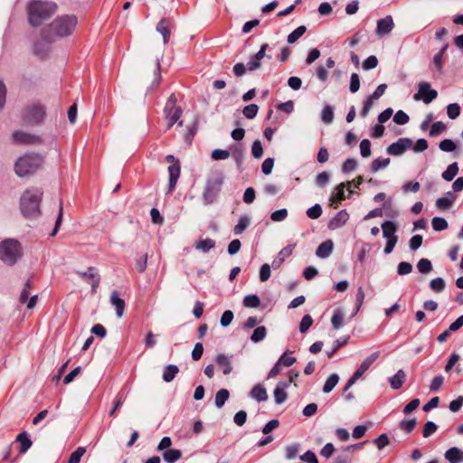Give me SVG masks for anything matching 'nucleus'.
I'll use <instances>...</instances> for the list:
<instances>
[{
    "instance_id": "f257e3e1",
    "label": "nucleus",
    "mask_w": 463,
    "mask_h": 463,
    "mask_svg": "<svg viewBox=\"0 0 463 463\" xmlns=\"http://www.w3.org/2000/svg\"><path fill=\"white\" fill-rule=\"evenodd\" d=\"M56 5L52 2L32 0L28 3V19L32 26H39L43 21L51 17L56 11Z\"/></svg>"
},
{
    "instance_id": "f03ea898",
    "label": "nucleus",
    "mask_w": 463,
    "mask_h": 463,
    "mask_svg": "<svg viewBox=\"0 0 463 463\" xmlns=\"http://www.w3.org/2000/svg\"><path fill=\"white\" fill-rule=\"evenodd\" d=\"M78 24V18L75 15H62L57 17L49 25V33L43 34L48 41H52L56 37H65L72 33Z\"/></svg>"
},
{
    "instance_id": "7ed1b4c3",
    "label": "nucleus",
    "mask_w": 463,
    "mask_h": 463,
    "mask_svg": "<svg viewBox=\"0 0 463 463\" xmlns=\"http://www.w3.org/2000/svg\"><path fill=\"white\" fill-rule=\"evenodd\" d=\"M43 160L38 153H26L16 159L14 172L19 177L30 176L42 166Z\"/></svg>"
},
{
    "instance_id": "20e7f679",
    "label": "nucleus",
    "mask_w": 463,
    "mask_h": 463,
    "mask_svg": "<svg viewBox=\"0 0 463 463\" xmlns=\"http://www.w3.org/2000/svg\"><path fill=\"white\" fill-rule=\"evenodd\" d=\"M43 192L38 188L27 189L20 200L21 212L26 218L36 217L40 213Z\"/></svg>"
},
{
    "instance_id": "39448f33",
    "label": "nucleus",
    "mask_w": 463,
    "mask_h": 463,
    "mask_svg": "<svg viewBox=\"0 0 463 463\" xmlns=\"http://www.w3.org/2000/svg\"><path fill=\"white\" fill-rule=\"evenodd\" d=\"M224 182L223 175L221 172L213 173L207 179L202 194L204 205L213 203L222 190Z\"/></svg>"
},
{
    "instance_id": "423d86ee",
    "label": "nucleus",
    "mask_w": 463,
    "mask_h": 463,
    "mask_svg": "<svg viewBox=\"0 0 463 463\" xmlns=\"http://www.w3.org/2000/svg\"><path fill=\"white\" fill-rule=\"evenodd\" d=\"M18 241L6 239L0 243V260L7 265H14L21 257Z\"/></svg>"
},
{
    "instance_id": "0eeeda50",
    "label": "nucleus",
    "mask_w": 463,
    "mask_h": 463,
    "mask_svg": "<svg viewBox=\"0 0 463 463\" xmlns=\"http://www.w3.org/2000/svg\"><path fill=\"white\" fill-rule=\"evenodd\" d=\"M46 116L45 108L38 103L26 106L22 111V120L24 125L35 126L41 124Z\"/></svg>"
},
{
    "instance_id": "6e6552de",
    "label": "nucleus",
    "mask_w": 463,
    "mask_h": 463,
    "mask_svg": "<svg viewBox=\"0 0 463 463\" xmlns=\"http://www.w3.org/2000/svg\"><path fill=\"white\" fill-rule=\"evenodd\" d=\"M165 159L167 162L171 163V165L168 166L169 184L167 191V194H170L175 188L176 183L180 176L181 166L179 161L175 159L172 155L166 156Z\"/></svg>"
},
{
    "instance_id": "1a4fd4ad",
    "label": "nucleus",
    "mask_w": 463,
    "mask_h": 463,
    "mask_svg": "<svg viewBox=\"0 0 463 463\" xmlns=\"http://www.w3.org/2000/svg\"><path fill=\"white\" fill-rule=\"evenodd\" d=\"M438 96V92L431 89L429 82L423 81L419 84L418 92L413 95L415 100H423L424 103L430 104Z\"/></svg>"
},
{
    "instance_id": "9d476101",
    "label": "nucleus",
    "mask_w": 463,
    "mask_h": 463,
    "mask_svg": "<svg viewBox=\"0 0 463 463\" xmlns=\"http://www.w3.org/2000/svg\"><path fill=\"white\" fill-rule=\"evenodd\" d=\"M13 142L23 145H34L43 142L40 136L16 130L12 134Z\"/></svg>"
},
{
    "instance_id": "9b49d317",
    "label": "nucleus",
    "mask_w": 463,
    "mask_h": 463,
    "mask_svg": "<svg viewBox=\"0 0 463 463\" xmlns=\"http://www.w3.org/2000/svg\"><path fill=\"white\" fill-rule=\"evenodd\" d=\"M413 143L411 138L401 137L396 142L392 143L387 147V153L391 156H401L407 149L412 146Z\"/></svg>"
},
{
    "instance_id": "f8f14e48",
    "label": "nucleus",
    "mask_w": 463,
    "mask_h": 463,
    "mask_svg": "<svg viewBox=\"0 0 463 463\" xmlns=\"http://www.w3.org/2000/svg\"><path fill=\"white\" fill-rule=\"evenodd\" d=\"M76 273L80 276L81 279L85 282L90 284L91 291L94 293L99 287L100 277L97 272L96 268L89 267L86 271H76Z\"/></svg>"
},
{
    "instance_id": "ddd939ff",
    "label": "nucleus",
    "mask_w": 463,
    "mask_h": 463,
    "mask_svg": "<svg viewBox=\"0 0 463 463\" xmlns=\"http://www.w3.org/2000/svg\"><path fill=\"white\" fill-rule=\"evenodd\" d=\"M394 28V21L392 15H386L385 17L377 21L375 33L379 37L389 34Z\"/></svg>"
},
{
    "instance_id": "4468645a",
    "label": "nucleus",
    "mask_w": 463,
    "mask_h": 463,
    "mask_svg": "<svg viewBox=\"0 0 463 463\" xmlns=\"http://www.w3.org/2000/svg\"><path fill=\"white\" fill-rule=\"evenodd\" d=\"M232 358V354L227 355L222 353L215 357V363L222 370L224 375L230 374L233 370Z\"/></svg>"
},
{
    "instance_id": "2eb2a0df",
    "label": "nucleus",
    "mask_w": 463,
    "mask_h": 463,
    "mask_svg": "<svg viewBox=\"0 0 463 463\" xmlns=\"http://www.w3.org/2000/svg\"><path fill=\"white\" fill-rule=\"evenodd\" d=\"M269 48L268 43H263L258 52L250 59L247 64V69L250 71H254L261 67V60L266 56V51Z\"/></svg>"
},
{
    "instance_id": "dca6fc26",
    "label": "nucleus",
    "mask_w": 463,
    "mask_h": 463,
    "mask_svg": "<svg viewBox=\"0 0 463 463\" xmlns=\"http://www.w3.org/2000/svg\"><path fill=\"white\" fill-rule=\"evenodd\" d=\"M291 383H292V377H290V379H288V381H287V382L278 383V384L273 392L275 402L277 404H282L283 402H285L287 401L288 394L285 392V390L289 387Z\"/></svg>"
},
{
    "instance_id": "f3484780",
    "label": "nucleus",
    "mask_w": 463,
    "mask_h": 463,
    "mask_svg": "<svg viewBox=\"0 0 463 463\" xmlns=\"http://www.w3.org/2000/svg\"><path fill=\"white\" fill-rule=\"evenodd\" d=\"M294 247L295 245H288L279 252L277 258H275L271 263L274 269H279L285 261V259L292 254Z\"/></svg>"
},
{
    "instance_id": "a211bd4d",
    "label": "nucleus",
    "mask_w": 463,
    "mask_h": 463,
    "mask_svg": "<svg viewBox=\"0 0 463 463\" xmlns=\"http://www.w3.org/2000/svg\"><path fill=\"white\" fill-rule=\"evenodd\" d=\"M370 368V365L363 361L357 370L354 373L351 378L348 380L346 385L345 386L344 391H347L351 386H353L356 381L363 376V374Z\"/></svg>"
},
{
    "instance_id": "6ab92c4d",
    "label": "nucleus",
    "mask_w": 463,
    "mask_h": 463,
    "mask_svg": "<svg viewBox=\"0 0 463 463\" xmlns=\"http://www.w3.org/2000/svg\"><path fill=\"white\" fill-rule=\"evenodd\" d=\"M156 29L162 35L164 43L166 44L171 36L169 21L166 18H162L158 22Z\"/></svg>"
},
{
    "instance_id": "aec40b11",
    "label": "nucleus",
    "mask_w": 463,
    "mask_h": 463,
    "mask_svg": "<svg viewBox=\"0 0 463 463\" xmlns=\"http://www.w3.org/2000/svg\"><path fill=\"white\" fill-rule=\"evenodd\" d=\"M349 218V214L345 210H342L329 222L328 227L331 230L342 227L345 224Z\"/></svg>"
},
{
    "instance_id": "412c9836",
    "label": "nucleus",
    "mask_w": 463,
    "mask_h": 463,
    "mask_svg": "<svg viewBox=\"0 0 463 463\" xmlns=\"http://www.w3.org/2000/svg\"><path fill=\"white\" fill-rule=\"evenodd\" d=\"M110 303L115 307L118 317H122L125 310V301L119 298L118 291H113L110 295Z\"/></svg>"
},
{
    "instance_id": "4be33fe9",
    "label": "nucleus",
    "mask_w": 463,
    "mask_h": 463,
    "mask_svg": "<svg viewBox=\"0 0 463 463\" xmlns=\"http://www.w3.org/2000/svg\"><path fill=\"white\" fill-rule=\"evenodd\" d=\"M444 457L449 463L463 462V451L457 447H452L449 449L445 452Z\"/></svg>"
},
{
    "instance_id": "5701e85b",
    "label": "nucleus",
    "mask_w": 463,
    "mask_h": 463,
    "mask_svg": "<svg viewBox=\"0 0 463 463\" xmlns=\"http://www.w3.org/2000/svg\"><path fill=\"white\" fill-rule=\"evenodd\" d=\"M456 195L452 192H447L445 196L437 199L436 206L440 210H447L452 206Z\"/></svg>"
},
{
    "instance_id": "b1692460",
    "label": "nucleus",
    "mask_w": 463,
    "mask_h": 463,
    "mask_svg": "<svg viewBox=\"0 0 463 463\" xmlns=\"http://www.w3.org/2000/svg\"><path fill=\"white\" fill-rule=\"evenodd\" d=\"M334 249V243L331 240L322 242L316 250V255L318 258L326 259L330 256Z\"/></svg>"
},
{
    "instance_id": "393cba45",
    "label": "nucleus",
    "mask_w": 463,
    "mask_h": 463,
    "mask_svg": "<svg viewBox=\"0 0 463 463\" xmlns=\"http://www.w3.org/2000/svg\"><path fill=\"white\" fill-rule=\"evenodd\" d=\"M383 235L386 240H392V238H398L396 236L397 226L392 221H386L382 224Z\"/></svg>"
},
{
    "instance_id": "a878e982",
    "label": "nucleus",
    "mask_w": 463,
    "mask_h": 463,
    "mask_svg": "<svg viewBox=\"0 0 463 463\" xmlns=\"http://www.w3.org/2000/svg\"><path fill=\"white\" fill-rule=\"evenodd\" d=\"M215 241L211 238H206L203 240H198L194 242L195 250L202 251L203 253L208 252L212 249L215 248Z\"/></svg>"
},
{
    "instance_id": "bb28decb",
    "label": "nucleus",
    "mask_w": 463,
    "mask_h": 463,
    "mask_svg": "<svg viewBox=\"0 0 463 463\" xmlns=\"http://www.w3.org/2000/svg\"><path fill=\"white\" fill-rule=\"evenodd\" d=\"M250 396L257 402H265L268 400V393L266 389L260 385L256 384L250 392Z\"/></svg>"
},
{
    "instance_id": "cd10ccee",
    "label": "nucleus",
    "mask_w": 463,
    "mask_h": 463,
    "mask_svg": "<svg viewBox=\"0 0 463 463\" xmlns=\"http://www.w3.org/2000/svg\"><path fill=\"white\" fill-rule=\"evenodd\" d=\"M406 380V373L403 370L400 369L398 372L389 379L390 385L393 390L400 389Z\"/></svg>"
},
{
    "instance_id": "c85d7f7f",
    "label": "nucleus",
    "mask_w": 463,
    "mask_h": 463,
    "mask_svg": "<svg viewBox=\"0 0 463 463\" xmlns=\"http://www.w3.org/2000/svg\"><path fill=\"white\" fill-rule=\"evenodd\" d=\"M162 457L165 462L175 463L182 457V452L179 449H169L163 452Z\"/></svg>"
},
{
    "instance_id": "c756f323",
    "label": "nucleus",
    "mask_w": 463,
    "mask_h": 463,
    "mask_svg": "<svg viewBox=\"0 0 463 463\" xmlns=\"http://www.w3.org/2000/svg\"><path fill=\"white\" fill-rule=\"evenodd\" d=\"M16 440L20 444V453H25L32 446V441L29 439L28 434L26 432L20 433L17 436Z\"/></svg>"
},
{
    "instance_id": "7c9ffc66",
    "label": "nucleus",
    "mask_w": 463,
    "mask_h": 463,
    "mask_svg": "<svg viewBox=\"0 0 463 463\" xmlns=\"http://www.w3.org/2000/svg\"><path fill=\"white\" fill-rule=\"evenodd\" d=\"M230 397V392L227 389H221L215 394L214 404L217 408H222Z\"/></svg>"
},
{
    "instance_id": "2f4dec72",
    "label": "nucleus",
    "mask_w": 463,
    "mask_h": 463,
    "mask_svg": "<svg viewBox=\"0 0 463 463\" xmlns=\"http://www.w3.org/2000/svg\"><path fill=\"white\" fill-rule=\"evenodd\" d=\"M250 219L248 216H241L238 223L234 226L233 232L235 235L241 234L250 225Z\"/></svg>"
},
{
    "instance_id": "473e14b6",
    "label": "nucleus",
    "mask_w": 463,
    "mask_h": 463,
    "mask_svg": "<svg viewBox=\"0 0 463 463\" xmlns=\"http://www.w3.org/2000/svg\"><path fill=\"white\" fill-rule=\"evenodd\" d=\"M332 326L335 329H339L344 325V313L340 308H335L331 318Z\"/></svg>"
},
{
    "instance_id": "72a5a7b5",
    "label": "nucleus",
    "mask_w": 463,
    "mask_h": 463,
    "mask_svg": "<svg viewBox=\"0 0 463 463\" xmlns=\"http://www.w3.org/2000/svg\"><path fill=\"white\" fill-rule=\"evenodd\" d=\"M458 173V163L450 164L447 169L442 173V178L446 181H452Z\"/></svg>"
},
{
    "instance_id": "f704fd0d",
    "label": "nucleus",
    "mask_w": 463,
    "mask_h": 463,
    "mask_svg": "<svg viewBox=\"0 0 463 463\" xmlns=\"http://www.w3.org/2000/svg\"><path fill=\"white\" fill-rule=\"evenodd\" d=\"M179 372V369L175 364H169L167 365L163 373V379L166 383H170L174 380L177 373Z\"/></svg>"
},
{
    "instance_id": "c9c22d12",
    "label": "nucleus",
    "mask_w": 463,
    "mask_h": 463,
    "mask_svg": "<svg viewBox=\"0 0 463 463\" xmlns=\"http://www.w3.org/2000/svg\"><path fill=\"white\" fill-rule=\"evenodd\" d=\"M339 381V376L337 373H332L326 381L323 386V392L325 393L330 392L337 384Z\"/></svg>"
},
{
    "instance_id": "e433bc0d",
    "label": "nucleus",
    "mask_w": 463,
    "mask_h": 463,
    "mask_svg": "<svg viewBox=\"0 0 463 463\" xmlns=\"http://www.w3.org/2000/svg\"><path fill=\"white\" fill-rule=\"evenodd\" d=\"M321 119L325 124H331L334 120V109L330 105H326L321 112Z\"/></svg>"
},
{
    "instance_id": "4c0bfd02",
    "label": "nucleus",
    "mask_w": 463,
    "mask_h": 463,
    "mask_svg": "<svg viewBox=\"0 0 463 463\" xmlns=\"http://www.w3.org/2000/svg\"><path fill=\"white\" fill-rule=\"evenodd\" d=\"M267 335V329L264 326H258L253 331L250 340L254 343H259L262 341Z\"/></svg>"
},
{
    "instance_id": "58836bf2",
    "label": "nucleus",
    "mask_w": 463,
    "mask_h": 463,
    "mask_svg": "<svg viewBox=\"0 0 463 463\" xmlns=\"http://www.w3.org/2000/svg\"><path fill=\"white\" fill-rule=\"evenodd\" d=\"M307 31L306 26L300 25L288 35V43L292 44L296 43Z\"/></svg>"
},
{
    "instance_id": "ea45409f",
    "label": "nucleus",
    "mask_w": 463,
    "mask_h": 463,
    "mask_svg": "<svg viewBox=\"0 0 463 463\" xmlns=\"http://www.w3.org/2000/svg\"><path fill=\"white\" fill-rule=\"evenodd\" d=\"M446 287L445 280L442 278H436L430 280V288L436 293H440Z\"/></svg>"
},
{
    "instance_id": "a19ab883",
    "label": "nucleus",
    "mask_w": 463,
    "mask_h": 463,
    "mask_svg": "<svg viewBox=\"0 0 463 463\" xmlns=\"http://www.w3.org/2000/svg\"><path fill=\"white\" fill-rule=\"evenodd\" d=\"M419 272L428 274L432 270V264L428 259H420L417 263Z\"/></svg>"
},
{
    "instance_id": "79ce46f5",
    "label": "nucleus",
    "mask_w": 463,
    "mask_h": 463,
    "mask_svg": "<svg viewBox=\"0 0 463 463\" xmlns=\"http://www.w3.org/2000/svg\"><path fill=\"white\" fill-rule=\"evenodd\" d=\"M431 225L434 231L441 232L448 228V222L442 217H434Z\"/></svg>"
},
{
    "instance_id": "37998d69",
    "label": "nucleus",
    "mask_w": 463,
    "mask_h": 463,
    "mask_svg": "<svg viewBox=\"0 0 463 463\" xmlns=\"http://www.w3.org/2000/svg\"><path fill=\"white\" fill-rule=\"evenodd\" d=\"M460 106L458 103H451L447 106V115L450 119H455L460 115Z\"/></svg>"
},
{
    "instance_id": "c03bdc74",
    "label": "nucleus",
    "mask_w": 463,
    "mask_h": 463,
    "mask_svg": "<svg viewBox=\"0 0 463 463\" xmlns=\"http://www.w3.org/2000/svg\"><path fill=\"white\" fill-rule=\"evenodd\" d=\"M243 305L247 307H258L260 300L257 295H247L244 297Z\"/></svg>"
},
{
    "instance_id": "a18cd8bd",
    "label": "nucleus",
    "mask_w": 463,
    "mask_h": 463,
    "mask_svg": "<svg viewBox=\"0 0 463 463\" xmlns=\"http://www.w3.org/2000/svg\"><path fill=\"white\" fill-rule=\"evenodd\" d=\"M389 164H390L389 158L378 157L373 161L371 167L373 172H377L382 168L387 167L389 165Z\"/></svg>"
},
{
    "instance_id": "49530a36",
    "label": "nucleus",
    "mask_w": 463,
    "mask_h": 463,
    "mask_svg": "<svg viewBox=\"0 0 463 463\" xmlns=\"http://www.w3.org/2000/svg\"><path fill=\"white\" fill-rule=\"evenodd\" d=\"M86 453V449L84 447H79L77 449L72 452L68 459V463H80L81 457Z\"/></svg>"
},
{
    "instance_id": "de8ad7c7",
    "label": "nucleus",
    "mask_w": 463,
    "mask_h": 463,
    "mask_svg": "<svg viewBox=\"0 0 463 463\" xmlns=\"http://www.w3.org/2000/svg\"><path fill=\"white\" fill-rule=\"evenodd\" d=\"M258 110H259L258 105L250 104V105H247L246 107H244L242 113L247 118L251 119L256 117Z\"/></svg>"
},
{
    "instance_id": "09e8293b",
    "label": "nucleus",
    "mask_w": 463,
    "mask_h": 463,
    "mask_svg": "<svg viewBox=\"0 0 463 463\" xmlns=\"http://www.w3.org/2000/svg\"><path fill=\"white\" fill-rule=\"evenodd\" d=\"M439 147L444 152H453L456 150L457 146L453 140L444 139L439 144Z\"/></svg>"
},
{
    "instance_id": "8fccbe9b",
    "label": "nucleus",
    "mask_w": 463,
    "mask_h": 463,
    "mask_svg": "<svg viewBox=\"0 0 463 463\" xmlns=\"http://www.w3.org/2000/svg\"><path fill=\"white\" fill-rule=\"evenodd\" d=\"M360 153L364 158L371 156V142L369 139H363L360 143Z\"/></svg>"
},
{
    "instance_id": "3c124183",
    "label": "nucleus",
    "mask_w": 463,
    "mask_h": 463,
    "mask_svg": "<svg viewBox=\"0 0 463 463\" xmlns=\"http://www.w3.org/2000/svg\"><path fill=\"white\" fill-rule=\"evenodd\" d=\"M322 212L323 211H322L321 205L318 203H316L315 205H313L312 207L307 209V215L310 219H317L321 216Z\"/></svg>"
},
{
    "instance_id": "603ef678",
    "label": "nucleus",
    "mask_w": 463,
    "mask_h": 463,
    "mask_svg": "<svg viewBox=\"0 0 463 463\" xmlns=\"http://www.w3.org/2000/svg\"><path fill=\"white\" fill-rule=\"evenodd\" d=\"M446 129V125L441 121H436L432 124L430 130V136L435 137L443 132Z\"/></svg>"
},
{
    "instance_id": "864d4df0",
    "label": "nucleus",
    "mask_w": 463,
    "mask_h": 463,
    "mask_svg": "<svg viewBox=\"0 0 463 463\" xmlns=\"http://www.w3.org/2000/svg\"><path fill=\"white\" fill-rule=\"evenodd\" d=\"M416 424V419L403 420L400 423V428L407 433H410L414 430Z\"/></svg>"
},
{
    "instance_id": "5fc2aeb1",
    "label": "nucleus",
    "mask_w": 463,
    "mask_h": 463,
    "mask_svg": "<svg viewBox=\"0 0 463 463\" xmlns=\"http://www.w3.org/2000/svg\"><path fill=\"white\" fill-rule=\"evenodd\" d=\"M312 324H313V319H312L311 316L305 315L300 321L299 331L301 333H306L309 329V327L312 326Z\"/></svg>"
},
{
    "instance_id": "6e6d98bb",
    "label": "nucleus",
    "mask_w": 463,
    "mask_h": 463,
    "mask_svg": "<svg viewBox=\"0 0 463 463\" xmlns=\"http://www.w3.org/2000/svg\"><path fill=\"white\" fill-rule=\"evenodd\" d=\"M409 120V116L402 110L397 111L393 117V121L398 125H405Z\"/></svg>"
},
{
    "instance_id": "4d7b16f0",
    "label": "nucleus",
    "mask_w": 463,
    "mask_h": 463,
    "mask_svg": "<svg viewBox=\"0 0 463 463\" xmlns=\"http://www.w3.org/2000/svg\"><path fill=\"white\" fill-rule=\"evenodd\" d=\"M211 156L213 160H224L231 156V153L224 149H214L212 151Z\"/></svg>"
},
{
    "instance_id": "13d9d810",
    "label": "nucleus",
    "mask_w": 463,
    "mask_h": 463,
    "mask_svg": "<svg viewBox=\"0 0 463 463\" xmlns=\"http://www.w3.org/2000/svg\"><path fill=\"white\" fill-rule=\"evenodd\" d=\"M438 426L433 421H427L424 425L422 435L428 438L436 432Z\"/></svg>"
},
{
    "instance_id": "bf43d9fd",
    "label": "nucleus",
    "mask_w": 463,
    "mask_h": 463,
    "mask_svg": "<svg viewBox=\"0 0 463 463\" xmlns=\"http://www.w3.org/2000/svg\"><path fill=\"white\" fill-rule=\"evenodd\" d=\"M412 271V265L406 261H402L398 264L397 272L399 275H407Z\"/></svg>"
},
{
    "instance_id": "052dcab7",
    "label": "nucleus",
    "mask_w": 463,
    "mask_h": 463,
    "mask_svg": "<svg viewBox=\"0 0 463 463\" xmlns=\"http://www.w3.org/2000/svg\"><path fill=\"white\" fill-rule=\"evenodd\" d=\"M270 265L268 263L263 264L260 269V280L261 282L267 281L270 278Z\"/></svg>"
},
{
    "instance_id": "680f3d73",
    "label": "nucleus",
    "mask_w": 463,
    "mask_h": 463,
    "mask_svg": "<svg viewBox=\"0 0 463 463\" xmlns=\"http://www.w3.org/2000/svg\"><path fill=\"white\" fill-rule=\"evenodd\" d=\"M360 88V79L357 73H352L350 78L349 90L352 93H355Z\"/></svg>"
},
{
    "instance_id": "e2e57ef3",
    "label": "nucleus",
    "mask_w": 463,
    "mask_h": 463,
    "mask_svg": "<svg viewBox=\"0 0 463 463\" xmlns=\"http://www.w3.org/2000/svg\"><path fill=\"white\" fill-rule=\"evenodd\" d=\"M378 65V59L374 55L366 58L363 62V68L366 71L374 69Z\"/></svg>"
},
{
    "instance_id": "0e129e2a",
    "label": "nucleus",
    "mask_w": 463,
    "mask_h": 463,
    "mask_svg": "<svg viewBox=\"0 0 463 463\" xmlns=\"http://www.w3.org/2000/svg\"><path fill=\"white\" fill-rule=\"evenodd\" d=\"M288 217L287 209H279L273 212L270 215V219L273 222H282Z\"/></svg>"
},
{
    "instance_id": "69168bd1",
    "label": "nucleus",
    "mask_w": 463,
    "mask_h": 463,
    "mask_svg": "<svg viewBox=\"0 0 463 463\" xmlns=\"http://www.w3.org/2000/svg\"><path fill=\"white\" fill-rule=\"evenodd\" d=\"M329 182V175L326 172L319 173L316 177V184L319 187H324Z\"/></svg>"
},
{
    "instance_id": "338daca9",
    "label": "nucleus",
    "mask_w": 463,
    "mask_h": 463,
    "mask_svg": "<svg viewBox=\"0 0 463 463\" xmlns=\"http://www.w3.org/2000/svg\"><path fill=\"white\" fill-rule=\"evenodd\" d=\"M335 447L332 443H326L320 450V455L326 458H329L335 452Z\"/></svg>"
},
{
    "instance_id": "774afa93",
    "label": "nucleus",
    "mask_w": 463,
    "mask_h": 463,
    "mask_svg": "<svg viewBox=\"0 0 463 463\" xmlns=\"http://www.w3.org/2000/svg\"><path fill=\"white\" fill-rule=\"evenodd\" d=\"M300 459L307 463H318L316 454L311 450H307L305 454H303L300 457Z\"/></svg>"
}]
</instances>
